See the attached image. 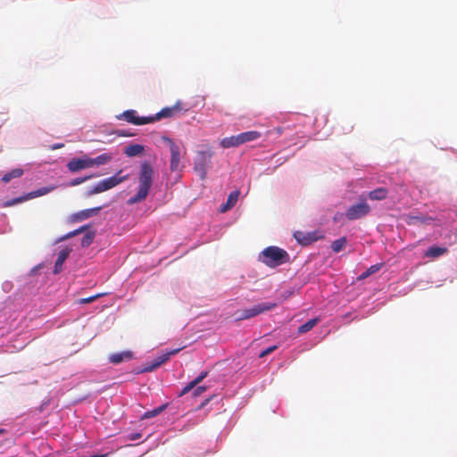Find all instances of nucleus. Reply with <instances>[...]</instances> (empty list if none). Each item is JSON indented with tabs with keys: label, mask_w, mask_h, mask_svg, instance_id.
<instances>
[{
	"label": "nucleus",
	"mask_w": 457,
	"mask_h": 457,
	"mask_svg": "<svg viewBox=\"0 0 457 457\" xmlns=\"http://www.w3.org/2000/svg\"><path fill=\"white\" fill-rule=\"evenodd\" d=\"M154 173V170L149 162H144L141 164L138 176V190L133 197H130L128 200L129 204H134L142 202L147 197L153 185Z\"/></svg>",
	"instance_id": "nucleus-1"
},
{
	"label": "nucleus",
	"mask_w": 457,
	"mask_h": 457,
	"mask_svg": "<svg viewBox=\"0 0 457 457\" xmlns=\"http://www.w3.org/2000/svg\"><path fill=\"white\" fill-rule=\"evenodd\" d=\"M320 321V318H314V319H312L310 320H308L307 322H305L304 324L301 325L299 328H298V333L299 334H303V333H306L308 331H310L311 329H312Z\"/></svg>",
	"instance_id": "nucleus-24"
},
{
	"label": "nucleus",
	"mask_w": 457,
	"mask_h": 457,
	"mask_svg": "<svg viewBox=\"0 0 457 457\" xmlns=\"http://www.w3.org/2000/svg\"><path fill=\"white\" fill-rule=\"evenodd\" d=\"M101 209H102V206H98V207H94V208L79 211L76 213H73L71 216V220L73 222H79V221L85 220L90 217L97 215L98 212L101 211Z\"/></svg>",
	"instance_id": "nucleus-10"
},
{
	"label": "nucleus",
	"mask_w": 457,
	"mask_h": 457,
	"mask_svg": "<svg viewBox=\"0 0 457 457\" xmlns=\"http://www.w3.org/2000/svg\"><path fill=\"white\" fill-rule=\"evenodd\" d=\"M205 390H206V387H205V386H197V387L195 389V391H194L193 395H194V396H198V395H200L202 393H204Z\"/></svg>",
	"instance_id": "nucleus-36"
},
{
	"label": "nucleus",
	"mask_w": 457,
	"mask_h": 457,
	"mask_svg": "<svg viewBox=\"0 0 457 457\" xmlns=\"http://www.w3.org/2000/svg\"><path fill=\"white\" fill-rule=\"evenodd\" d=\"M239 192L238 191H232L227 199V202L220 205V212H226L228 210H230L232 207H234L238 200Z\"/></svg>",
	"instance_id": "nucleus-16"
},
{
	"label": "nucleus",
	"mask_w": 457,
	"mask_h": 457,
	"mask_svg": "<svg viewBox=\"0 0 457 457\" xmlns=\"http://www.w3.org/2000/svg\"><path fill=\"white\" fill-rule=\"evenodd\" d=\"M120 120H124L129 123L134 125H145L153 123V119L150 116H138L136 110H127L117 117Z\"/></svg>",
	"instance_id": "nucleus-7"
},
{
	"label": "nucleus",
	"mask_w": 457,
	"mask_h": 457,
	"mask_svg": "<svg viewBox=\"0 0 457 457\" xmlns=\"http://www.w3.org/2000/svg\"><path fill=\"white\" fill-rule=\"evenodd\" d=\"M95 237H96L95 231L87 232L81 239L82 247L89 246L93 243Z\"/></svg>",
	"instance_id": "nucleus-28"
},
{
	"label": "nucleus",
	"mask_w": 457,
	"mask_h": 457,
	"mask_svg": "<svg viewBox=\"0 0 457 457\" xmlns=\"http://www.w3.org/2000/svg\"><path fill=\"white\" fill-rule=\"evenodd\" d=\"M71 249L65 247L58 253L57 259L54 263V273L58 274L62 270V265L70 255Z\"/></svg>",
	"instance_id": "nucleus-12"
},
{
	"label": "nucleus",
	"mask_w": 457,
	"mask_h": 457,
	"mask_svg": "<svg viewBox=\"0 0 457 457\" xmlns=\"http://www.w3.org/2000/svg\"><path fill=\"white\" fill-rule=\"evenodd\" d=\"M277 303H262L254 305L252 308L249 309H244L242 311H239L237 320H248L250 318H253L254 316H257L262 312L271 311L272 309L277 307Z\"/></svg>",
	"instance_id": "nucleus-5"
},
{
	"label": "nucleus",
	"mask_w": 457,
	"mask_h": 457,
	"mask_svg": "<svg viewBox=\"0 0 457 457\" xmlns=\"http://www.w3.org/2000/svg\"><path fill=\"white\" fill-rule=\"evenodd\" d=\"M370 212V207L366 200H361L350 206L345 212V216L348 220H354L365 217Z\"/></svg>",
	"instance_id": "nucleus-6"
},
{
	"label": "nucleus",
	"mask_w": 457,
	"mask_h": 457,
	"mask_svg": "<svg viewBox=\"0 0 457 457\" xmlns=\"http://www.w3.org/2000/svg\"><path fill=\"white\" fill-rule=\"evenodd\" d=\"M166 140L169 143L170 150V170L177 171L179 169L180 163V148L171 139L167 138Z\"/></svg>",
	"instance_id": "nucleus-9"
},
{
	"label": "nucleus",
	"mask_w": 457,
	"mask_h": 457,
	"mask_svg": "<svg viewBox=\"0 0 457 457\" xmlns=\"http://www.w3.org/2000/svg\"><path fill=\"white\" fill-rule=\"evenodd\" d=\"M446 252H447V248H445V247L432 245L427 250L425 256L430 257V258H436V257H439V256L445 254Z\"/></svg>",
	"instance_id": "nucleus-20"
},
{
	"label": "nucleus",
	"mask_w": 457,
	"mask_h": 457,
	"mask_svg": "<svg viewBox=\"0 0 457 457\" xmlns=\"http://www.w3.org/2000/svg\"><path fill=\"white\" fill-rule=\"evenodd\" d=\"M260 260L270 268H275L290 261L287 251L278 246H268L261 253Z\"/></svg>",
	"instance_id": "nucleus-2"
},
{
	"label": "nucleus",
	"mask_w": 457,
	"mask_h": 457,
	"mask_svg": "<svg viewBox=\"0 0 457 457\" xmlns=\"http://www.w3.org/2000/svg\"><path fill=\"white\" fill-rule=\"evenodd\" d=\"M294 237L300 244L304 245L315 240L311 235H304L301 231L295 232Z\"/></svg>",
	"instance_id": "nucleus-26"
},
{
	"label": "nucleus",
	"mask_w": 457,
	"mask_h": 457,
	"mask_svg": "<svg viewBox=\"0 0 457 457\" xmlns=\"http://www.w3.org/2000/svg\"><path fill=\"white\" fill-rule=\"evenodd\" d=\"M278 349V345H272V346H270L266 349H264L263 351H262L259 354V357L260 358H263L269 354H270L271 353H273L275 350Z\"/></svg>",
	"instance_id": "nucleus-33"
},
{
	"label": "nucleus",
	"mask_w": 457,
	"mask_h": 457,
	"mask_svg": "<svg viewBox=\"0 0 457 457\" xmlns=\"http://www.w3.org/2000/svg\"><path fill=\"white\" fill-rule=\"evenodd\" d=\"M57 187L56 186H50V187H40L35 191L29 192L27 194L29 199H32L35 197L45 195L52 191H54Z\"/></svg>",
	"instance_id": "nucleus-19"
},
{
	"label": "nucleus",
	"mask_w": 457,
	"mask_h": 457,
	"mask_svg": "<svg viewBox=\"0 0 457 457\" xmlns=\"http://www.w3.org/2000/svg\"><path fill=\"white\" fill-rule=\"evenodd\" d=\"M386 196L387 189L385 187H378L369 193V198L371 200H384Z\"/></svg>",
	"instance_id": "nucleus-22"
},
{
	"label": "nucleus",
	"mask_w": 457,
	"mask_h": 457,
	"mask_svg": "<svg viewBox=\"0 0 457 457\" xmlns=\"http://www.w3.org/2000/svg\"><path fill=\"white\" fill-rule=\"evenodd\" d=\"M456 215H457V212H456Z\"/></svg>",
	"instance_id": "nucleus-42"
},
{
	"label": "nucleus",
	"mask_w": 457,
	"mask_h": 457,
	"mask_svg": "<svg viewBox=\"0 0 457 457\" xmlns=\"http://www.w3.org/2000/svg\"><path fill=\"white\" fill-rule=\"evenodd\" d=\"M133 357V353L130 351H124L121 353H115L109 356V361L113 364H119L124 361H129Z\"/></svg>",
	"instance_id": "nucleus-14"
},
{
	"label": "nucleus",
	"mask_w": 457,
	"mask_h": 457,
	"mask_svg": "<svg viewBox=\"0 0 457 457\" xmlns=\"http://www.w3.org/2000/svg\"><path fill=\"white\" fill-rule=\"evenodd\" d=\"M143 151H144L143 145L136 144V145H129V146H127L124 153L128 156L133 157V156L140 154Z\"/></svg>",
	"instance_id": "nucleus-25"
},
{
	"label": "nucleus",
	"mask_w": 457,
	"mask_h": 457,
	"mask_svg": "<svg viewBox=\"0 0 457 457\" xmlns=\"http://www.w3.org/2000/svg\"><path fill=\"white\" fill-rule=\"evenodd\" d=\"M237 136L239 138V142L242 145L247 142L257 140L258 138L261 137V133L259 131L251 130L240 133Z\"/></svg>",
	"instance_id": "nucleus-17"
},
{
	"label": "nucleus",
	"mask_w": 457,
	"mask_h": 457,
	"mask_svg": "<svg viewBox=\"0 0 457 457\" xmlns=\"http://www.w3.org/2000/svg\"><path fill=\"white\" fill-rule=\"evenodd\" d=\"M29 200V197L27 195H23V196H20V197H17V198H13L12 200H9L7 202H5L3 206L4 207H9V206H12V205H14V204H20L23 201H27Z\"/></svg>",
	"instance_id": "nucleus-31"
},
{
	"label": "nucleus",
	"mask_w": 457,
	"mask_h": 457,
	"mask_svg": "<svg viewBox=\"0 0 457 457\" xmlns=\"http://www.w3.org/2000/svg\"><path fill=\"white\" fill-rule=\"evenodd\" d=\"M62 145H56V146L54 147V149L60 148Z\"/></svg>",
	"instance_id": "nucleus-41"
},
{
	"label": "nucleus",
	"mask_w": 457,
	"mask_h": 457,
	"mask_svg": "<svg viewBox=\"0 0 457 457\" xmlns=\"http://www.w3.org/2000/svg\"><path fill=\"white\" fill-rule=\"evenodd\" d=\"M207 376L208 371H202L194 380H192L190 383H188L186 386L182 388L180 395H184L190 392L194 387L199 385Z\"/></svg>",
	"instance_id": "nucleus-15"
},
{
	"label": "nucleus",
	"mask_w": 457,
	"mask_h": 457,
	"mask_svg": "<svg viewBox=\"0 0 457 457\" xmlns=\"http://www.w3.org/2000/svg\"><path fill=\"white\" fill-rule=\"evenodd\" d=\"M180 110L181 107L179 102L171 107H165L162 109L159 112H157L155 115L151 116L153 119V122L160 120L162 118L172 117L177 112Z\"/></svg>",
	"instance_id": "nucleus-11"
},
{
	"label": "nucleus",
	"mask_w": 457,
	"mask_h": 457,
	"mask_svg": "<svg viewBox=\"0 0 457 457\" xmlns=\"http://www.w3.org/2000/svg\"><path fill=\"white\" fill-rule=\"evenodd\" d=\"M383 266V263H377V264H374L372 266H370L365 272H363L361 276H360V279H364L366 278H368L369 276H370L371 274H374L376 272H378Z\"/></svg>",
	"instance_id": "nucleus-29"
},
{
	"label": "nucleus",
	"mask_w": 457,
	"mask_h": 457,
	"mask_svg": "<svg viewBox=\"0 0 457 457\" xmlns=\"http://www.w3.org/2000/svg\"><path fill=\"white\" fill-rule=\"evenodd\" d=\"M23 175V170L17 168L13 169L11 171L5 173L3 178L2 181L4 183L10 182L12 179L20 178Z\"/></svg>",
	"instance_id": "nucleus-23"
},
{
	"label": "nucleus",
	"mask_w": 457,
	"mask_h": 457,
	"mask_svg": "<svg viewBox=\"0 0 457 457\" xmlns=\"http://www.w3.org/2000/svg\"><path fill=\"white\" fill-rule=\"evenodd\" d=\"M182 348H176L170 352H167L166 353L169 354V358H170L171 355L177 354Z\"/></svg>",
	"instance_id": "nucleus-37"
},
{
	"label": "nucleus",
	"mask_w": 457,
	"mask_h": 457,
	"mask_svg": "<svg viewBox=\"0 0 457 457\" xmlns=\"http://www.w3.org/2000/svg\"><path fill=\"white\" fill-rule=\"evenodd\" d=\"M212 153L211 151H199L195 158L194 169L202 179H204L207 170L211 166Z\"/></svg>",
	"instance_id": "nucleus-4"
},
{
	"label": "nucleus",
	"mask_w": 457,
	"mask_h": 457,
	"mask_svg": "<svg viewBox=\"0 0 457 457\" xmlns=\"http://www.w3.org/2000/svg\"><path fill=\"white\" fill-rule=\"evenodd\" d=\"M93 177H94V175H88V176H85V177H81V178H76V179L71 180L68 185L70 187H75V186H78V185H80V184L86 182L87 180L92 179Z\"/></svg>",
	"instance_id": "nucleus-32"
},
{
	"label": "nucleus",
	"mask_w": 457,
	"mask_h": 457,
	"mask_svg": "<svg viewBox=\"0 0 457 457\" xmlns=\"http://www.w3.org/2000/svg\"><path fill=\"white\" fill-rule=\"evenodd\" d=\"M101 295H103L97 294V295H92L87 298H82L79 300V303H90L94 302L95 300H96L97 298H99Z\"/></svg>",
	"instance_id": "nucleus-34"
},
{
	"label": "nucleus",
	"mask_w": 457,
	"mask_h": 457,
	"mask_svg": "<svg viewBox=\"0 0 457 457\" xmlns=\"http://www.w3.org/2000/svg\"><path fill=\"white\" fill-rule=\"evenodd\" d=\"M77 235H79V231H77V230L75 229V230H73V231H71V232L67 233V234H66V235H64L63 237H62L58 240V242L67 240V239H69V238H71V237H75V236H77Z\"/></svg>",
	"instance_id": "nucleus-35"
},
{
	"label": "nucleus",
	"mask_w": 457,
	"mask_h": 457,
	"mask_svg": "<svg viewBox=\"0 0 457 457\" xmlns=\"http://www.w3.org/2000/svg\"><path fill=\"white\" fill-rule=\"evenodd\" d=\"M67 168L72 173L78 172L85 169L92 168L90 157L84 155L80 158L72 159L67 163Z\"/></svg>",
	"instance_id": "nucleus-8"
},
{
	"label": "nucleus",
	"mask_w": 457,
	"mask_h": 457,
	"mask_svg": "<svg viewBox=\"0 0 457 457\" xmlns=\"http://www.w3.org/2000/svg\"><path fill=\"white\" fill-rule=\"evenodd\" d=\"M140 436H141V435H140V434H134V435H131L129 438H130L131 440H137V439H139V438H140Z\"/></svg>",
	"instance_id": "nucleus-38"
},
{
	"label": "nucleus",
	"mask_w": 457,
	"mask_h": 457,
	"mask_svg": "<svg viewBox=\"0 0 457 457\" xmlns=\"http://www.w3.org/2000/svg\"><path fill=\"white\" fill-rule=\"evenodd\" d=\"M122 170H119L115 175L109 177L107 179H104L103 180H100L96 186L89 188L86 192V195L87 197L103 193L104 191H107L109 189H112L115 187L116 186L120 185V183L128 180L129 179V175L126 174L121 176Z\"/></svg>",
	"instance_id": "nucleus-3"
},
{
	"label": "nucleus",
	"mask_w": 457,
	"mask_h": 457,
	"mask_svg": "<svg viewBox=\"0 0 457 457\" xmlns=\"http://www.w3.org/2000/svg\"><path fill=\"white\" fill-rule=\"evenodd\" d=\"M240 142H239V138H238V136L236 135V136H231V137H224L221 141H220V145L223 147V148H230V147H237L238 145H240Z\"/></svg>",
	"instance_id": "nucleus-21"
},
{
	"label": "nucleus",
	"mask_w": 457,
	"mask_h": 457,
	"mask_svg": "<svg viewBox=\"0 0 457 457\" xmlns=\"http://www.w3.org/2000/svg\"><path fill=\"white\" fill-rule=\"evenodd\" d=\"M112 159V154L107 153L102 154L96 158H90L91 167L104 165L111 162Z\"/></svg>",
	"instance_id": "nucleus-18"
},
{
	"label": "nucleus",
	"mask_w": 457,
	"mask_h": 457,
	"mask_svg": "<svg viewBox=\"0 0 457 457\" xmlns=\"http://www.w3.org/2000/svg\"><path fill=\"white\" fill-rule=\"evenodd\" d=\"M166 407H167V404H162V405L159 406L158 408H155L152 411H146L142 416V419H150V418L155 417V416L159 415L162 411H163L166 409Z\"/></svg>",
	"instance_id": "nucleus-30"
},
{
	"label": "nucleus",
	"mask_w": 457,
	"mask_h": 457,
	"mask_svg": "<svg viewBox=\"0 0 457 457\" xmlns=\"http://www.w3.org/2000/svg\"><path fill=\"white\" fill-rule=\"evenodd\" d=\"M276 131L278 135H280L282 133V129L278 127L276 129Z\"/></svg>",
	"instance_id": "nucleus-40"
},
{
	"label": "nucleus",
	"mask_w": 457,
	"mask_h": 457,
	"mask_svg": "<svg viewBox=\"0 0 457 457\" xmlns=\"http://www.w3.org/2000/svg\"><path fill=\"white\" fill-rule=\"evenodd\" d=\"M169 354L162 353L156 357L150 364L145 365L142 371L143 372H151L154 370L156 368L160 367L162 364L165 363L169 360Z\"/></svg>",
	"instance_id": "nucleus-13"
},
{
	"label": "nucleus",
	"mask_w": 457,
	"mask_h": 457,
	"mask_svg": "<svg viewBox=\"0 0 457 457\" xmlns=\"http://www.w3.org/2000/svg\"><path fill=\"white\" fill-rule=\"evenodd\" d=\"M346 238L345 237H340L335 241L332 242L331 244V249L334 253H339L340 251H342L345 245H346Z\"/></svg>",
	"instance_id": "nucleus-27"
},
{
	"label": "nucleus",
	"mask_w": 457,
	"mask_h": 457,
	"mask_svg": "<svg viewBox=\"0 0 457 457\" xmlns=\"http://www.w3.org/2000/svg\"><path fill=\"white\" fill-rule=\"evenodd\" d=\"M87 226H82L80 228H79L78 229H76L77 231H79V234L82 233L83 231H85L87 229Z\"/></svg>",
	"instance_id": "nucleus-39"
}]
</instances>
